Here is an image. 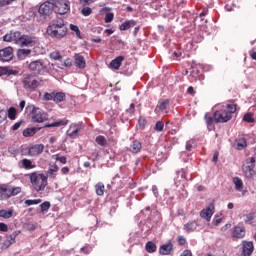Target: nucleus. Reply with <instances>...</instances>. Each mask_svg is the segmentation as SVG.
Returning <instances> with one entry per match:
<instances>
[{
  "label": "nucleus",
  "mask_w": 256,
  "mask_h": 256,
  "mask_svg": "<svg viewBox=\"0 0 256 256\" xmlns=\"http://www.w3.org/2000/svg\"><path fill=\"white\" fill-rule=\"evenodd\" d=\"M18 235H21V231H14L12 234L6 236V240L3 242L2 249H9L11 245H14L15 239H17Z\"/></svg>",
  "instance_id": "obj_15"
},
{
  "label": "nucleus",
  "mask_w": 256,
  "mask_h": 256,
  "mask_svg": "<svg viewBox=\"0 0 256 256\" xmlns=\"http://www.w3.org/2000/svg\"><path fill=\"white\" fill-rule=\"evenodd\" d=\"M28 179H30V183L32 185V189L37 193L41 191H45L48 185V177L47 175L39 172H32L26 175Z\"/></svg>",
  "instance_id": "obj_3"
},
{
  "label": "nucleus",
  "mask_w": 256,
  "mask_h": 256,
  "mask_svg": "<svg viewBox=\"0 0 256 256\" xmlns=\"http://www.w3.org/2000/svg\"><path fill=\"white\" fill-rule=\"evenodd\" d=\"M41 201V199L25 200V205H27L28 207H31V205H39Z\"/></svg>",
  "instance_id": "obj_46"
},
{
  "label": "nucleus",
  "mask_w": 256,
  "mask_h": 256,
  "mask_svg": "<svg viewBox=\"0 0 256 256\" xmlns=\"http://www.w3.org/2000/svg\"><path fill=\"white\" fill-rule=\"evenodd\" d=\"M197 227H199V222L196 220L184 224V230L186 233H193L194 231H197Z\"/></svg>",
  "instance_id": "obj_22"
},
{
  "label": "nucleus",
  "mask_w": 256,
  "mask_h": 256,
  "mask_svg": "<svg viewBox=\"0 0 256 256\" xmlns=\"http://www.w3.org/2000/svg\"><path fill=\"white\" fill-rule=\"evenodd\" d=\"M55 161H59L60 163H62V165H66L67 163V157L65 156H59V154H57L55 156Z\"/></svg>",
  "instance_id": "obj_48"
},
{
  "label": "nucleus",
  "mask_w": 256,
  "mask_h": 256,
  "mask_svg": "<svg viewBox=\"0 0 256 256\" xmlns=\"http://www.w3.org/2000/svg\"><path fill=\"white\" fill-rule=\"evenodd\" d=\"M29 71H31V73H35L36 75H39V73H41V71H43V69H45V64H43V61L41 60H36V61H32L29 66Z\"/></svg>",
  "instance_id": "obj_14"
},
{
  "label": "nucleus",
  "mask_w": 256,
  "mask_h": 256,
  "mask_svg": "<svg viewBox=\"0 0 256 256\" xmlns=\"http://www.w3.org/2000/svg\"><path fill=\"white\" fill-rule=\"evenodd\" d=\"M50 58H52L54 61H61L63 57L61 56V53L59 51H54L50 54Z\"/></svg>",
  "instance_id": "obj_44"
},
{
  "label": "nucleus",
  "mask_w": 256,
  "mask_h": 256,
  "mask_svg": "<svg viewBox=\"0 0 256 256\" xmlns=\"http://www.w3.org/2000/svg\"><path fill=\"white\" fill-rule=\"evenodd\" d=\"M37 133L36 128H26L23 130V137H33Z\"/></svg>",
  "instance_id": "obj_38"
},
{
  "label": "nucleus",
  "mask_w": 256,
  "mask_h": 256,
  "mask_svg": "<svg viewBox=\"0 0 256 256\" xmlns=\"http://www.w3.org/2000/svg\"><path fill=\"white\" fill-rule=\"evenodd\" d=\"M243 121L246 123H255V118H253V113H246L243 117Z\"/></svg>",
  "instance_id": "obj_41"
},
{
  "label": "nucleus",
  "mask_w": 256,
  "mask_h": 256,
  "mask_svg": "<svg viewBox=\"0 0 256 256\" xmlns=\"http://www.w3.org/2000/svg\"><path fill=\"white\" fill-rule=\"evenodd\" d=\"M74 64L78 69H85L87 67V62H85V57L81 54L74 55Z\"/></svg>",
  "instance_id": "obj_20"
},
{
  "label": "nucleus",
  "mask_w": 256,
  "mask_h": 256,
  "mask_svg": "<svg viewBox=\"0 0 256 256\" xmlns=\"http://www.w3.org/2000/svg\"><path fill=\"white\" fill-rule=\"evenodd\" d=\"M57 171H59V166H57V164H54L52 166V168H49L48 169V176L51 178V179H57Z\"/></svg>",
  "instance_id": "obj_30"
},
{
  "label": "nucleus",
  "mask_w": 256,
  "mask_h": 256,
  "mask_svg": "<svg viewBox=\"0 0 256 256\" xmlns=\"http://www.w3.org/2000/svg\"><path fill=\"white\" fill-rule=\"evenodd\" d=\"M168 105H169V100L166 99L158 105V109H160V111H165Z\"/></svg>",
  "instance_id": "obj_47"
},
{
  "label": "nucleus",
  "mask_w": 256,
  "mask_h": 256,
  "mask_svg": "<svg viewBox=\"0 0 256 256\" xmlns=\"http://www.w3.org/2000/svg\"><path fill=\"white\" fill-rule=\"evenodd\" d=\"M180 256H193V253H191V250H184Z\"/></svg>",
  "instance_id": "obj_63"
},
{
  "label": "nucleus",
  "mask_w": 256,
  "mask_h": 256,
  "mask_svg": "<svg viewBox=\"0 0 256 256\" xmlns=\"http://www.w3.org/2000/svg\"><path fill=\"white\" fill-rule=\"evenodd\" d=\"M67 31L69 29L63 18L53 19L47 27V34L54 39H63L67 35Z\"/></svg>",
  "instance_id": "obj_1"
},
{
  "label": "nucleus",
  "mask_w": 256,
  "mask_h": 256,
  "mask_svg": "<svg viewBox=\"0 0 256 256\" xmlns=\"http://www.w3.org/2000/svg\"><path fill=\"white\" fill-rule=\"evenodd\" d=\"M123 61H125L124 56H118L114 60L110 62V69H119L121 65L123 64Z\"/></svg>",
  "instance_id": "obj_23"
},
{
  "label": "nucleus",
  "mask_w": 256,
  "mask_h": 256,
  "mask_svg": "<svg viewBox=\"0 0 256 256\" xmlns=\"http://www.w3.org/2000/svg\"><path fill=\"white\" fill-rule=\"evenodd\" d=\"M54 13L58 15H67L71 11V2L69 0H54Z\"/></svg>",
  "instance_id": "obj_6"
},
{
  "label": "nucleus",
  "mask_w": 256,
  "mask_h": 256,
  "mask_svg": "<svg viewBox=\"0 0 256 256\" xmlns=\"http://www.w3.org/2000/svg\"><path fill=\"white\" fill-rule=\"evenodd\" d=\"M173 242L171 240L168 241L167 244L161 245L159 248L160 255H171L173 253Z\"/></svg>",
  "instance_id": "obj_18"
},
{
  "label": "nucleus",
  "mask_w": 256,
  "mask_h": 256,
  "mask_svg": "<svg viewBox=\"0 0 256 256\" xmlns=\"http://www.w3.org/2000/svg\"><path fill=\"white\" fill-rule=\"evenodd\" d=\"M31 115L33 123H43L49 119V115L38 107H33Z\"/></svg>",
  "instance_id": "obj_9"
},
{
  "label": "nucleus",
  "mask_w": 256,
  "mask_h": 256,
  "mask_svg": "<svg viewBox=\"0 0 256 256\" xmlns=\"http://www.w3.org/2000/svg\"><path fill=\"white\" fill-rule=\"evenodd\" d=\"M7 119V112L0 110V123H3Z\"/></svg>",
  "instance_id": "obj_54"
},
{
  "label": "nucleus",
  "mask_w": 256,
  "mask_h": 256,
  "mask_svg": "<svg viewBox=\"0 0 256 256\" xmlns=\"http://www.w3.org/2000/svg\"><path fill=\"white\" fill-rule=\"evenodd\" d=\"M0 231H2L3 233H7V231H9V226H7V224L1 222L0 223Z\"/></svg>",
  "instance_id": "obj_56"
},
{
  "label": "nucleus",
  "mask_w": 256,
  "mask_h": 256,
  "mask_svg": "<svg viewBox=\"0 0 256 256\" xmlns=\"http://www.w3.org/2000/svg\"><path fill=\"white\" fill-rule=\"evenodd\" d=\"M7 73H9V70L6 67H0V77L7 75Z\"/></svg>",
  "instance_id": "obj_58"
},
{
  "label": "nucleus",
  "mask_w": 256,
  "mask_h": 256,
  "mask_svg": "<svg viewBox=\"0 0 256 256\" xmlns=\"http://www.w3.org/2000/svg\"><path fill=\"white\" fill-rule=\"evenodd\" d=\"M37 43V37L35 36H29V35H22L21 38H19L18 45L21 47H33Z\"/></svg>",
  "instance_id": "obj_10"
},
{
  "label": "nucleus",
  "mask_w": 256,
  "mask_h": 256,
  "mask_svg": "<svg viewBox=\"0 0 256 256\" xmlns=\"http://www.w3.org/2000/svg\"><path fill=\"white\" fill-rule=\"evenodd\" d=\"M43 85V78L37 77L33 74H24L22 79V87L26 91H37Z\"/></svg>",
  "instance_id": "obj_4"
},
{
  "label": "nucleus",
  "mask_w": 256,
  "mask_h": 256,
  "mask_svg": "<svg viewBox=\"0 0 256 256\" xmlns=\"http://www.w3.org/2000/svg\"><path fill=\"white\" fill-rule=\"evenodd\" d=\"M95 142L97 145H100V147H107V138H105V136H97Z\"/></svg>",
  "instance_id": "obj_35"
},
{
  "label": "nucleus",
  "mask_w": 256,
  "mask_h": 256,
  "mask_svg": "<svg viewBox=\"0 0 256 256\" xmlns=\"http://www.w3.org/2000/svg\"><path fill=\"white\" fill-rule=\"evenodd\" d=\"M21 37H23V35H21V32H19V31L12 32V39H13V41H15L17 44H19V39H21Z\"/></svg>",
  "instance_id": "obj_45"
},
{
  "label": "nucleus",
  "mask_w": 256,
  "mask_h": 256,
  "mask_svg": "<svg viewBox=\"0 0 256 256\" xmlns=\"http://www.w3.org/2000/svg\"><path fill=\"white\" fill-rule=\"evenodd\" d=\"M137 23L135 22V20H128V21H125L124 23H122L120 26H119V29L120 31H127L129 29H131V27H135Z\"/></svg>",
  "instance_id": "obj_25"
},
{
  "label": "nucleus",
  "mask_w": 256,
  "mask_h": 256,
  "mask_svg": "<svg viewBox=\"0 0 256 256\" xmlns=\"http://www.w3.org/2000/svg\"><path fill=\"white\" fill-rule=\"evenodd\" d=\"M53 11H54L53 3L49 1H46L43 4H41L38 9V13H40V15H45V16H49L50 14L53 13Z\"/></svg>",
  "instance_id": "obj_13"
},
{
  "label": "nucleus",
  "mask_w": 256,
  "mask_h": 256,
  "mask_svg": "<svg viewBox=\"0 0 256 256\" xmlns=\"http://www.w3.org/2000/svg\"><path fill=\"white\" fill-rule=\"evenodd\" d=\"M83 129V126L81 124H74L70 126L67 135L70 137V139H77L79 137V133H81V130Z\"/></svg>",
  "instance_id": "obj_16"
},
{
  "label": "nucleus",
  "mask_w": 256,
  "mask_h": 256,
  "mask_svg": "<svg viewBox=\"0 0 256 256\" xmlns=\"http://www.w3.org/2000/svg\"><path fill=\"white\" fill-rule=\"evenodd\" d=\"M7 117L10 121H15L17 119V109L15 107H10L8 109Z\"/></svg>",
  "instance_id": "obj_32"
},
{
  "label": "nucleus",
  "mask_w": 256,
  "mask_h": 256,
  "mask_svg": "<svg viewBox=\"0 0 256 256\" xmlns=\"http://www.w3.org/2000/svg\"><path fill=\"white\" fill-rule=\"evenodd\" d=\"M154 129L158 133H161V131H163V129H165V124L162 121H157L156 124H155Z\"/></svg>",
  "instance_id": "obj_43"
},
{
  "label": "nucleus",
  "mask_w": 256,
  "mask_h": 256,
  "mask_svg": "<svg viewBox=\"0 0 256 256\" xmlns=\"http://www.w3.org/2000/svg\"><path fill=\"white\" fill-rule=\"evenodd\" d=\"M187 93L188 95H195V89L193 88V86H189L187 89Z\"/></svg>",
  "instance_id": "obj_62"
},
{
  "label": "nucleus",
  "mask_w": 256,
  "mask_h": 256,
  "mask_svg": "<svg viewBox=\"0 0 256 256\" xmlns=\"http://www.w3.org/2000/svg\"><path fill=\"white\" fill-rule=\"evenodd\" d=\"M114 15L113 13H107L105 15L104 21L105 23H111V21H113Z\"/></svg>",
  "instance_id": "obj_51"
},
{
  "label": "nucleus",
  "mask_w": 256,
  "mask_h": 256,
  "mask_svg": "<svg viewBox=\"0 0 256 256\" xmlns=\"http://www.w3.org/2000/svg\"><path fill=\"white\" fill-rule=\"evenodd\" d=\"M255 157H250L246 160V165L243 166V173L247 179L255 177Z\"/></svg>",
  "instance_id": "obj_8"
},
{
  "label": "nucleus",
  "mask_w": 256,
  "mask_h": 256,
  "mask_svg": "<svg viewBox=\"0 0 256 256\" xmlns=\"http://www.w3.org/2000/svg\"><path fill=\"white\" fill-rule=\"evenodd\" d=\"M190 77H192V81H199L201 79H203V74H199V70H193L190 73Z\"/></svg>",
  "instance_id": "obj_39"
},
{
  "label": "nucleus",
  "mask_w": 256,
  "mask_h": 256,
  "mask_svg": "<svg viewBox=\"0 0 256 256\" xmlns=\"http://www.w3.org/2000/svg\"><path fill=\"white\" fill-rule=\"evenodd\" d=\"M138 124L141 129H145V125H147V120H145V118L143 117H140L138 120Z\"/></svg>",
  "instance_id": "obj_53"
},
{
  "label": "nucleus",
  "mask_w": 256,
  "mask_h": 256,
  "mask_svg": "<svg viewBox=\"0 0 256 256\" xmlns=\"http://www.w3.org/2000/svg\"><path fill=\"white\" fill-rule=\"evenodd\" d=\"M95 1L97 0H79V3L80 5H83L85 7V5H91L95 3Z\"/></svg>",
  "instance_id": "obj_55"
},
{
  "label": "nucleus",
  "mask_w": 256,
  "mask_h": 256,
  "mask_svg": "<svg viewBox=\"0 0 256 256\" xmlns=\"http://www.w3.org/2000/svg\"><path fill=\"white\" fill-rule=\"evenodd\" d=\"M69 123V120H59L51 124H46L45 127H63Z\"/></svg>",
  "instance_id": "obj_34"
},
{
  "label": "nucleus",
  "mask_w": 256,
  "mask_h": 256,
  "mask_svg": "<svg viewBox=\"0 0 256 256\" xmlns=\"http://www.w3.org/2000/svg\"><path fill=\"white\" fill-rule=\"evenodd\" d=\"M95 191L96 195H98L99 197H103V195H105V184H103V182H98L95 185Z\"/></svg>",
  "instance_id": "obj_26"
},
{
  "label": "nucleus",
  "mask_w": 256,
  "mask_h": 256,
  "mask_svg": "<svg viewBox=\"0 0 256 256\" xmlns=\"http://www.w3.org/2000/svg\"><path fill=\"white\" fill-rule=\"evenodd\" d=\"M15 211L13 209H2L0 210V217H2L3 219H11V217H13V213Z\"/></svg>",
  "instance_id": "obj_29"
},
{
  "label": "nucleus",
  "mask_w": 256,
  "mask_h": 256,
  "mask_svg": "<svg viewBox=\"0 0 256 256\" xmlns=\"http://www.w3.org/2000/svg\"><path fill=\"white\" fill-rule=\"evenodd\" d=\"M193 140H189L186 142V151H191L193 149Z\"/></svg>",
  "instance_id": "obj_57"
},
{
  "label": "nucleus",
  "mask_w": 256,
  "mask_h": 256,
  "mask_svg": "<svg viewBox=\"0 0 256 256\" xmlns=\"http://www.w3.org/2000/svg\"><path fill=\"white\" fill-rule=\"evenodd\" d=\"M69 171H70V169H69V167H67V166H65V167H63V168L61 169L62 175H68Z\"/></svg>",
  "instance_id": "obj_64"
},
{
  "label": "nucleus",
  "mask_w": 256,
  "mask_h": 256,
  "mask_svg": "<svg viewBox=\"0 0 256 256\" xmlns=\"http://www.w3.org/2000/svg\"><path fill=\"white\" fill-rule=\"evenodd\" d=\"M31 55V49H18L17 57L20 59H27Z\"/></svg>",
  "instance_id": "obj_28"
},
{
  "label": "nucleus",
  "mask_w": 256,
  "mask_h": 256,
  "mask_svg": "<svg viewBox=\"0 0 256 256\" xmlns=\"http://www.w3.org/2000/svg\"><path fill=\"white\" fill-rule=\"evenodd\" d=\"M72 65H73V61H71L70 58H68V59H66V60L64 61V66H65V67H72Z\"/></svg>",
  "instance_id": "obj_61"
},
{
  "label": "nucleus",
  "mask_w": 256,
  "mask_h": 256,
  "mask_svg": "<svg viewBox=\"0 0 256 256\" xmlns=\"http://www.w3.org/2000/svg\"><path fill=\"white\" fill-rule=\"evenodd\" d=\"M244 221L245 223H249L250 225H253V227H256V213H248L244 215Z\"/></svg>",
  "instance_id": "obj_24"
},
{
  "label": "nucleus",
  "mask_w": 256,
  "mask_h": 256,
  "mask_svg": "<svg viewBox=\"0 0 256 256\" xmlns=\"http://www.w3.org/2000/svg\"><path fill=\"white\" fill-rule=\"evenodd\" d=\"M22 188L19 186H12L11 184H0V200L7 201L11 197H16L21 193Z\"/></svg>",
  "instance_id": "obj_5"
},
{
  "label": "nucleus",
  "mask_w": 256,
  "mask_h": 256,
  "mask_svg": "<svg viewBox=\"0 0 256 256\" xmlns=\"http://www.w3.org/2000/svg\"><path fill=\"white\" fill-rule=\"evenodd\" d=\"M142 147L143 146H142L141 142H139V140H134L128 147V151L130 153L137 154V153L141 152Z\"/></svg>",
  "instance_id": "obj_21"
},
{
  "label": "nucleus",
  "mask_w": 256,
  "mask_h": 256,
  "mask_svg": "<svg viewBox=\"0 0 256 256\" xmlns=\"http://www.w3.org/2000/svg\"><path fill=\"white\" fill-rule=\"evenodd\" d=\"M21 163H22V167L26 170L35 169V167H37V165L33 164V161L27 158L22 159Z\"/></svg>",
  "instance_id": "obj_27"
},
{
  "label": "nucleus",
  "mask_w": 256,
  "mask_h": 256,
  "mask_svg": "<svg viewBox=\"0 0 256 256\" xmlns=\"http://www.w3.org/2000/svg\"><path fill=\"white\" fill-rule=\"evenodd\" d=\"M45 149V145L43 144H35L31 146L28 150V155L30 157H37V155H41Z\"/></svg>",
  "instance_id": "obj_17"
},
{
  "label": "nucleus",
  "mask_w": 256,
  "mask_h": 256,
  "mask_svg": "<svg viewBox=\"0 0 256 256\" xmlns=\"http://www.w3.org/2000/svg\"><path fill=\"white\" fill-rule=\"evenodd\" d=\"M178 245L183 247V245H187V239H185V236H178Z\"/></svg>",
  "instance_id": "obj_50"
},
{
  "label": "nucleus",
  "mask_w": 256,
  "mask_h": 256,
  "mask_svg": "<svg viewBox=\"0 0 256 256\" xmlns=\"http://www.w3.org/2000/svg\"><path fill=\"white\" fill-rule=\"evenodd\" d=\"M233 183L235 185L236 191H243V180L239 177H234L233 178Z\"/></svg>",
  "instance_id": "obj_33"
},
{
  "label": "nucleus",
  "mask_w": 256,
  "mask_h": 256,
  "mask_svg": "<svg viewBox=\"0 0 256 256\" xmlns=\"http://www.w3.org/2000/svg\"><path fill=\"white\" fill-rule=\"evenodd\" d=\"M67 99V95L64 92H45L43 95V101H54V103H63Z\"/></svg>",
  "instance_id": "obj_7"
},
{
  "label": "nucleus",
  "mask_w": 256,
  "mask_h": 256,
  "mask_svg": "<svg viewBox=\"0 0 256 256\" xmlns=\"http://www.w3.org/2000/svg\"><path fill=\"white\" fill-rule=\"evenodd\" d=\"M13 59V47L8 46L0 50V61L7 63Z\"/></svg>",
  "instance_id": "obj_12"
},
{
  "label": "nucleus",
  "mask_w": 256,
  "mask_h": 256,
  "mask_svg": "<svg viewBox=\"0 0 256 256\" xmlns=\"http://www.w3.org/2000/svg\"><path fill=\"white\" fill-rule=\"evenodd\" d=\"M213 163H217L219 161V151H215L212 158Z\"/></svg>",
  "instance_id": "obj_59"
},
{
  "label": "nucleus",
  "mask_w": 256,
  "mask_h": 256,
  "mask_svg": "<svg viewBox=\"0 0 256 256\" xmlns=\"http://www.w3.org/2000/svg\"><path fill=\"white\" fill-rule=\"evenodd\" d=\"M204 119H205V122H206V125H207L208 128L213 127V123L215 121L214 116H211V114L206 113L205 116H204Z\"/></svg>",
  "instance_id": "obj_37"
},
{
  "label": "nucleus",
  "mask_w": 256,
  "mask_h": 256,
  "mask_svg": "<svg viewBox=\"0 0 256 256\" xmlns=\"http://www.w3.org/2000/svg\"><path fill=\"white\" fill-rule=\"evenodd\" d=\"M3 40L6 41L7 43H11V41H13V32L5 34L3 37Z\"/></svg>",
  "instance_id": "obj_49"
},
{
  "label": "nucleus",
  "mask_w": 256,
  "mask_h": 256,
  "mask_svg": "<svg viewBox=\"0 0 256 256\" xmlns=\"http://www.w3.org/2000/svg\"><path fill=\"white\" fill-rule=\"evenodd\" d=\"M91 251H93L91 246H84L83 248H81V252L84 253V255H89Z\"/></svg>",
  "instance_id": "obj_52"
},
{
  "label": "nucleus",
  "mask_w": 256,
  "mask_h": 256,
  "mask_svg": "<svg viewBox=\"0 0 256 256\" xmlns=\"http://www.w3.org/2000/svg\"><path fill=\"white\" fill-rule=\"evenodd\" d=\"M247 148V140L245 138L238 139L237 149L238 151H243V149Z\"/></svg>",
  "instance_id": "obj_36"
},
{
  "label": "nucleus",
  "mask_w": 256,
  "mask_h": 256,
  "mask_svg": "<svg viewBox=\"0 0 256 256\" xmlns=\"http://www.w3.org/2000/svg\"><path fill=\"white\" fill-rule=\"evenodd\" d=\"M23 122L20 121V122H16L13 126H12V131H17L19 129V127H21V124Z\"/></svg>",
  "instance_id": "obj_60"
},
{
  "label": "nucleus",
  "mask_w": 256,
  "mask_h": 256,
  "mask_svg": "<svg viewBox=\"0 0 256 256\" xmlns=\"http://www.w3.org/2000/svg\"><path fill=\"white\" fill-rule=\"evenodd\" d=\"M246 230L245 226H235L232 232V237L235 239H243L245 237Z\"/></svg>",
  "instance_id": "obj_19"
},
{
  "label": "nucleus",
  "mask_w": 256,
  "mask_h": 256,
  "mask_svg": "<svg viewBox=\"0 0 256 256\" xmlns=\"http://www.w3.org/2000/svg\"><path fill=\"white\" fill-rule=\"evenodd\" d=\"M237 111V104H227L220 110L214 112L213 117L215 123H228L233 119V113Z\"/></svg>",
  "instance_id": "obj_2"
},
{
  "label": "nucleus",
  "mask_w": 256,
  "mask_h": 256,
  "mask_svg": "<svg viewBox=\"0 0 256 256\" xmlns=\"http://www.w3.org/2000/svg\"><path fill=\"white\" fill-rule=\"evenodd\" d=\"M213 213H215V202L210 203L206 208L202 209L200 212V217L202 219H206L207 221H211Z\"/></svg>",
  "instance_id": "obj_11"
},
{
  "label": "nucleus",
  "mask_w": 256,
  "mask_h": 256,
  "mask_svg": "<svg viewBox=\"0 0 256 256\" xmlns=\"http://www.w3.org/2000/svg\"><path fill=\"white\" fill-rule=\"evenodd\" d=\"M92 13L93 9H91V7L89 6H85L81 10V15H83V17H89V15H91Z\"/></svg>",
  "instance_id": "obj_40"
},
{
  "label": "nucleus",
  "mask_w": 256,
  "mask_h": 256,
  "mask_svg": "<svg viewBox=\"0 0 256 256\" xmlns=\"http://www.w3.org/2000/svg\"><path fill=\"white\" fill-rule=\"evenodd\" d=\"M145 249L147 253H155V251H157V245L152 241H148L145 245Z\"/></svg>",
  "instance_id": "obj_31"
},
{
  "label": "nucleus",
  "mask_w": 256,
  "mask_h": 256,
  "mask_svg": "<svg viewBox=\"0 0 256 256\" xmlns=\"http://www.w3.org/2000/svg\"><path fill=\"white\" fill-rule=\"evenodd\" d=\"M41 213H46V211H49L51 209V202L45 201L40 205Z\"/></svg>",
  "instance_id": "obj_42"
}]
</instances>
